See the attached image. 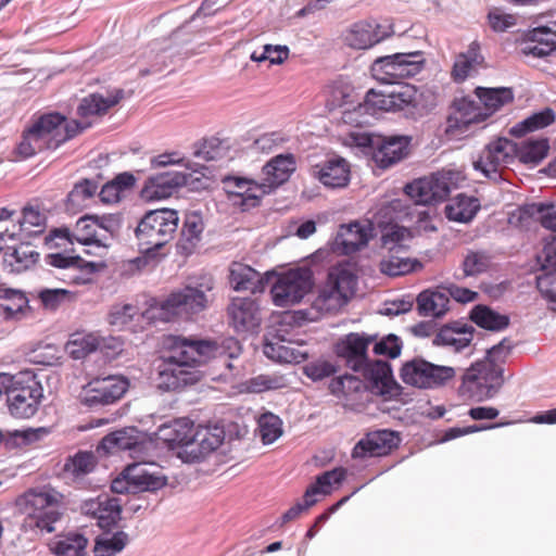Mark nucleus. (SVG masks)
Instances as JSON below:
<instances>
[{"label":"nucleus","instance_id":"e433bc0d","mask_svg":"<svg viewBox=\"0 0 556 556\" xmlns=\"http://www.w3.org/2000/svg\"><path fill=\"white\" fill-rule=\"evenodd\" d=\"M480 208L481 204L478 198L459 193L445 205L444 213L448 220L467 224L477 216Z\"/></svg>","mask_w":556,"mask_h":556},{"label":"nucleus","instance_id":"f704fd0d","mask_svg":"<svg viewBox=\"0 0 556 556\" xmlns=\"http://www.w3.org/2000/svg\"><path fill=\"white\" fill-rule=\"evenodd\" d=\"M296 169L295 156L292 153H281L268 161L263 173L269 189H276L288 181Z\"/></svg>","mask_w":556,"mask_h":556},{"label":"nucleus","instance_id":"a19ab883","mask_svg":"<svg viewBox=\"0 0 556 556\" xmlns=\"http://www.w3.org/2000/svg\"><path fill=\"white\" fill-rule=\"evenodd\" d=\"M484 63V56L481 54L480 43L475 40L465 52L459 53L454 61L452 68V78L455 83L465 81L470 71L475 66H481Z\"/></svg>","mask_w":556,"mask_h":556},{"label":"nucleus","instance_id":"423d86ee","mask_svg":"<svg viewBox=\"0 0 556 556\" xmlns=\"http://www.w3.org/2000/svg\"><path fill=\"white\" fill-rule=\"evenodd\" d=\"M275 318L273 330L265 336L264 355L280 364H299L307 358V354L299 349L285 345L290 342L289 329L301 327L305 323H315L317 315H271Z\"/></svg>","mask_w":556,"mask_h":556},{"label":"nucleus","instance_id":"e2e57ef3","mask_svg":"<svg viewBox=\"0 0 556 556\" xmlns=\"http://www.w3.org/2000/svg\"><path fill=\"white\" fill-rule=\"evenodd\" d=\"M91 215L97 229L100 228L104 230L112 239L118 237L124 223V215L122 213H108L101 215L91 213Z\"/></svg>","mask_w":556,"mask_h":556},{"label":"nucleus","instance_id":"79ce46f5","mask_svg":"<svg viewBox=\"0 0 556 556\" xmlns=\"http://www.w3.org/2000/svg\"><path fill=\"white\" fill-rule=\"evenodd\" d=\"M475 94L483 104L482 112L490 113L492 116L505 104L514 101V90L511 87H476Z\"/></svg>","mask_w":556,"mask_h":556},{"label":"nucleus","instance_id":"c756f323","mask_svg":"<svg viewBox=\"0 0 556 556\" xmlns=\"http://www.w3.org/2000/svg\"><path fill=\"white\" fill-rule=\"evenodd\" d=\"M329 390L345 407L358 408L364 403L366 383L352 375H343L331 380Z\"/></svg>","mask_w":556,"mask_h":556},{"label":"nucleus","instance_id":"412c9836","mask_svg":"<svg viewBox=\"0 0 556 556\" xmlns=\"http://www.w3.org/2000/svg\"><path fill=\"white\" fill-rule=\"evenodd\" d=\"M186 184L182 172L169 170L149 176L140 191L146 202H154L172 197Z\"/></svg>","mask_w":556,"mask_h":556},{"label":"nucleus","instance_id":"37998d69","mask_svg":"<svg viewBox=\"0 0 556 556\" xmlns=\"http://www.w3.org/2000/svg\"><path fill=\"white\" fill-rule=\"evenodd\" d=\"M73 233L75 242L81 245L110 248V243L106 242L108 237L98 236L97 226L93 223L91 213H86L76 220Z\"/></svg>","mask_w":556,"mask_h":556},{"label":"nucleus","instance_id":"6ab92c4d","mask_svg":"<svg viewBox=\"0 0 556 556\" xmlns=\"http://www.w3.org/2000/svg\"><path fill=\"white\" fill-rule=\"evenodd\" d=\"M128 389V381L121 376L110 375L91 380L85 388L84 403L89 407L109 405L121 399Z\"/></svg>","mask_w":556,"mask_h":556},{"label":"nucleus","instance_id":"a18cd8bd","mask_svg":"<svg viewBox=\"0 0 556 556\" xmlns=\"http://www.w3.org/2000/svg\"><path fill=\"white\" fill-rule=\"evenodd\" d=\"M101 174L93 178H83L75 182L66 195L65 206L68 212H76L84 207V202L93 198L99 188Z\"/></svg>","mask_w":556,"mask_h":556},{"label":"nucleus","instance_id":"69168bd1","mask_svg":"<svg viewBox=\"0 0 556 556\" xmlns=\"http://www.w3.org/2000/svg\"><path fill=\"white\" fill-rule=\"evenodd\" d=\"M229 324L241 336L256 334L261 328L260 315H230Z\"/></svg>","mask_w":556,"mask_h":556},{"label":"nucleus","instance_id":"680f3d73","mask_svg":"<svg viewBox=\"0 0 556 556\" xmlns=\"http://www.w3.org/2000/svg\"><path fill=\"white\" fill-rule=\"evenodd\" d=\"M338 371V367L334 363L325 358H318L308 362L303 367V374L312 381H321L325 378L333 376Z\"/></svg>","mask_w":556,"mask_h":556},{"label":"nucleus","instance_id":"ea45409f","mask_svg":"<svg viewBox=\"0 0 556 556\" xmlns=\"http://www.w3.org/2000/svg\"><path fill=\"white\" fill-rule=\"evenodd\" d=\"M124 476L134 491H156L165 485V478L148 471L146 463H135L124 469Z\"/></svg>","mask_w":556,"mask_h":556},{"label":"nucleus","instance_id":"0e129e2a","mask_svg":"<svg viewBox=\"0 0 556 556\" xmlns=\"http://www.w3.org/2000/svg\"><path fill=\"white\" fill-rule=\"evenodd\" d=\"M204 229L203 216L200 211H189L185 214L180 235L187 240L200 241Z\"/></svg>","mask_w":556,"mask_h":556},{"label":"nucleus","instance_id":"b1692460","mask_svg":"<svg viewBox=\"0 0 556 556\" xmlns=\"http://www.w3.org/2000/svg\"><path fill=\"white\" fill-rule=\"evenodd\" d=\"M399 437L391 430L369 432L361 439L352 451L353 458L378 457L390 453L399 444Z\"/></svg>","mask_w":556,"mask_h":556},{"label":"nucleus","instance_id":"9b49d317","mask_svg":"<svg viewBox=\"0 0 556 556\" xmlns=\"http://www.w3.org/2000/svg\"><path fill=\"white\" fill-rule=\"evenodd\" d=\"M174 345L190 369L227 353L230 357H235L240 352L239 343L233 338H228L223 342H218L217 340L190 341L178 338L175 340Z\"/></svg>","mask_w":556,"mask_h":556},{"label":"nucleus","instance_id":"7ed1b4c3","mask_svg":"<svg viewBox=\"0 0 556 556\" xmlns=\"http://www.w3.org/2000/svg\"><path fill=\"white\" fill-rule=\"evenodd\" d=\"M358 267L353 257L339 262L330 268L325 283L313 301L316 313H338L356 295Z\"/></svg>","mask_w":556,"mask_h":556},{"label":"nucleus","instance_id":"aec40b11","mask_svg":"<svg viewBox=\"0 0 556 556\" xmlns=\"http://www.w3.org/2000/svg\"><path fill=\"white\" fill-rule=\"evenodd\" d=\"M476 329L472 325L463 321H451L439 328L433 344L445 348L454 353L472 352V341Z\"/></svg>","mask_w":556,"mask_h":556},{"label":"nucleus","instance_id":"6e6d98bb","mask_svg":"<svg viewBox=\"0 0 556 556\" xmlns=\"http://www.w3.org/2000/svg\"><path fill=\"white\" fill-rule=\"evenodd\" d=\"M94 456L90 452H78L66 459L64 471L74 478H81L93 470Z\"/></svg>","mask_w":556,"mask_h":556},{"label":"nucleus","instance_id":"bb28decb","mask_svg":"<svg viewBox=\"0 0 556 556\" xmlns=\"http://www.w3.org/2000/svg\"><path fill=\"white\" fill-rule=\"evenodd\" d=\"M522 39L525 47L521 48V53L523 55L544 59L556 51V30L547 25L527 29Z\"/></svg>","mask_w":556,"mask_h":556},{"label":"nucleus","instance_id":"c85d7f7f","mask_svg":"<svg viewBox=\"0 0 556 556\" xmlns=\"http://www.w3.org/2000/svg\"><path fill=\"white\" fill-rule=\"evenodd\" d=\"M369 241L368 229L357 220L342 224L332 243L331 251L349 256L366 247Z\"/></svg>","mask_w":556,"mask_h":556},{"label":"nucleus","instance_id":"72a5a7b5","mask_svg":"<svg viewBox=\"0 0 556 556\" xmlns=\"http://www.w3.org/2000/svg\"><path fill=\"white\" fill-rule=\"evenodd\" d=\"M86 513L93 515L98 526L103 530H111L121 520L122 507L118 498L99 496L85 506Z\"/></svg>","mask_w":556,"mask_h":556},{"label":"nucleus","instance_id":"f3484780","mask_svg":"<svg viewBox=\"0 0 556 556\" xmlns=\"http://www.w3.org/2000/svg\"><path fill=\"white\" fill-rule=\"evenodd\" d=\"M489 117L490 113H483L481 105L469 96L456 97L450 104L445 132L464 135L472 125L480 124Z\"/></svg>","mask_w":556,"mask_h":556},{"label":"nucleus","instance_id":"49530a36","mask_svg":"<svg viewBox=\"0 0 556 556\" xmlns=\"http://www.w3.org/2000/svg\"><path fill=\"white\" fill-rule=\"evenodd\" d=\"M417 313H448L450 299L441 286L425 289L416 298Z\"/></svg>","mask_w":556,"mask_h":556},{"label":"nucleus","instance_id":"f257e3e1","mask_svg":"<svg viewBox=\"0 0 556 556\" xmlns=\"http://www.w3.org/2000/svg\"><path fill=\"white\" fill-rule=\"evenodd\" d=\"M425 63L421 51L378 56L370 65V73L386 86L382 89H369L364 98L365 104L378 111H403L406 118L415 121L426 115L428 110L420 105L422 93L415 86L402 83L405 78L418 75Z\"/></svg>","mask_w":556,"mask_h":556},{"label":"nucleus","instance_id":"58836bf2","mask_svg":"<svg viewBox=\"0 0 556 556\" xmlns=\"http://www.w3.org/2000/svg\"><path fill=\"white\" fill-rule=\"evenodd\" d=\"M137 182L131 172L118 173L111 180L106 181L100 189L98 195L103 204H116L122 201L124 193L130 191Z\"/></svg>","mask_w":556,"mask_h":556},{"label":"nucleus","instance_id":"8fccbe9b","mask_svg":"<svg viewBox=\"0 0 556 556\" xmlns=\"http://www.w3.org/2000/svg\"><path fill=\"white\" fill-rule=\"evenodd\" d=\"M424 267L422 263L417 258L399 257L390 255L380 261V271L390 277H397L415 273Z\"/></svg>","mask_w":556,"mask_h":556},{"label":"nucleus","instance_id":"4be33fe9","mask_svg":"<svg viewBox=\"0 0 556 556\" xmlns=\"http://www.w3.org/2000/svg\"><path fill=\"white\" fill-rule=\"evenodd\" d=\"M375 21H358L351 25L344 36L345 43L357 50H366L391 37L394 33L390 24L386 30Z\"/></svg>","mask_w":556,"mask_h":556},{"label":"nucleus","instance_id":"5701e85b","mask_svg":"<svg viewBox=\"0 0 556 556\" xmlns=\"http://www.w3.org/2000/svg\"><path fill=\"white\" fill-rule=\"evenodd\" d=\"M224 439L225 432L222 427H198L192 433L191 442L185 447L186 462H200L218 448Z\"/></svg>","mask_w":556,"mask_h":556},{"label":"nucleus","instance_id":"1a4fd4ad","mask_svg":"<svg viewBox=\"0 0 556 556\" xmlns=\"http://www.w3.org/2000/svg\"><path fill=\"white\" fill-rule=\"evenodd\" d=\"M71 252H55L45 255V263L58 269L65 270L62 277H58L59 280L75 286H85L91 282V276L100 273L106 268L104 261L93 262L87 261L79 254L74 253V249Z\"/></svg>","mask_w":556,"mask_h":556},{"label":"nucleus","instance_id":"a211bd4d","mask_svg":"<svg viewBox=\"0 0 556 556\" xmlns=\"http://www.w3.org/2000/svg\"><path fill=\"white\" fill-rule=\"evenodd\" d=\"M64 495L50 485L37 488V530L51 533L56 530L65 511Z\"/></svg>","mask_w":556,"mask_h":556},{"label":"nucleus","instance_id":"2eb2a0df","mask_svg":"<svg viewBox=\"0 0 556 556\" xmlns=\"http://www.w3.org/2000/svg\"><path fill=\"white\" fill-rule=\"evenodd\" d=\"M197 379V374L192 371L186 361L180 357L179 351L175 345L167 354L162 356L155 378L159 389L175 391L194 383Z\"/></svg>","mask_w":556,"mask_h":556},{"label":"nucleus","instance_id":"4c0bfd02","mask_svg":"<svg viewBox=\"0 0 556 556\" xmlns=\"http://www.w3.org/2000/svg\"><path fill=\"white\" fill-rule=\"evenodd\" d=\"M55 556H87L88 539L79 532L56 535L47 543Z\"/></svg>","mask_w":556,"mask_h":556},{"label":"nucleus","instance_id":"0eeeda50","mask_svg":"<svg viewBox=\"0 0 556 556\" xmlns=\"http://www.w3.org/2000/svg\"><path fill=\"white\" fill-rule=\"evenodd\" d=\"M88 125L67 117L56 111L43 113L37 117V153L42 150L54 151L63 143L83 132Z\"/></svg>","mask_w":556,"mask_h":556},{"label":"nucleus","instance_id":"3c124183","mask_svg":"<svg viewBox=\"0 0 556 556\" xmlns=\"http://www.w3.org/2000/svg\"><path fill=\"white\" fill-rule=\"evenodd\" d=\"M228 149L226 140L212 136L193 144V155L207 162L217 161L226 156Z\"/></svg>","mask_w":556,"mask_h":556},{"label":"nucleus","instance_id":"a878e982","mask_svg":"<svg viewBox=\"0 0 556 556\" xmlns=\"http://www.w3.org/2000/svg\"><path fill=\"white\" fill-rule=\"evenodd\" d=\"M313 176L326 188L342 189L351 180L350 164L344 157L334 155L320 164H316L313 167Z\"/></svg>","mask_w":556,"mask_h":556},{"label":"nucleus","instance_id":"c03bdc74","mask_svg":"<svg viewBox=\"0 0 556 556\" xmlns=\"http://www.w3.org/2000/svg\"><path fill=\"white\" fill-rule=\"evenodd\" d=\"M35 390L27 388H13L5 391L11 414L17 418H29L35 415Z\"/></svg>","mask_w":556,"mask_h":556},{"label":"nucleus","instance_id":"864d4df0","mask_svg":"<svg viewBox=\"0 0 556 556\" xmlns=\"http://www.w3.org/2000/svg\"><path fill=\"white\" fill-rule=\"evenodd\" d=\"M128 543V534L117 531L113 534L103 533L96 539L93 553L96 556H114Z\"/></svg>","mask_w":556,"mask_h":556},{"label":"nucleus","instance_id":"c9c22d12","mask_svg":"<svg viewBox=\"0 0 556 556\" xmlns=\"http://www.w3.org/2000/svg\"><path fill=\"white\" fill-rule=\"evenodd\" d=\"M266 188H268L267 184H257L252 180L242 191L225 188V192L227 200L233 206L239 207L241 212H249L261 205L263 197L268 192Z\"/></svg>","mask_w":556,"mask_h":556},{"label":"nucleus","instance_id":"338daca9","mask_svg":"<svg viewBox=\"0 0 556 556\" xmlns=\"http://www.w3.org/2000/svg\"><path fill=\"white\" fill-rule=\"evenodd\" d=\"M73 293L67 289L54 288L49 289L45 288L37 292V299H39L46 309H56L61 303L66 300H71Z\"/></svg>","mask_w":556,"mask_h":556},{"label":"nucleus","instance_id":"bf43d9fd","mask_svg":"<svg viewBox=\"0 0 556 556\" xmlns=\"http://www.w3.org/2000/svg\"><path fill=\"white\" fill-rule=\"evenodd\" d=\"M258 428L264 444L274 443L282 433L281 419L271 413L260 416Z\"/></svg>","mask_w":556,"mask_h":556},{"label":"nucleus","instance_id":"39448f33","mask_svg":"<svg viewBox=\"0 0 556 556\" xmlns=\"http://www.w3.org/2000/svg\"><path fill=\"white\" fill-rule=\"evenodd\" d=\"M413 137L402 134L359 132L354 137L356 147L370 157L380 169H388L406 159Z\"/></svg>","mask_w":556,"mask_h":556},{"label":"nucleus","instance_id":"f8f14e48","mask_svg":"<svg viewBox=\"0 0 556 556\" xmlns=\"http://www.w3.org/2000/svg\"><path fill=\"white\" fill-rule=\"evenodd\" d=\"M456 375L451 366L434 365L422 358L406 362L401 369L404 383L419 389H435L445 386Z\"/></svg>","mask_w":556,"mask_h":556},{"label":"nucleus","instance_id":"6e6552de","mask_svg":"<svg viewBox=\"0 0 556 556\" xmlns=\"http://www.w3.org/2000/svg\"><path fill=\"white\" fill-rule=\"evenodd\" d=\"M179 220V213L175 208L148 210L137 223L135 237L137 241H164L167 244L174 239Z\"/></svg>","mask_w":556,"mask_h":556},{"label":"nucleus","instance_id":"09e8293b","mask_svg":"<svg viewBox=\"0 0 556 556\" xmlns=\"http://www.w3.org/2000/svg\"><path fill=\"white\" fill-rule=\"evenodd\" d=\"M165 245L164 241H138L139 255L130 263L139 270L148 266H156L167 257V253L162 252Z\"/></svg>","mask_w":556,"mask_h":556},{"label":"nucleus","instance_id":"9d476101","mask_svg":"<svg viewBox=\"0 0 556 556\" xmlns=\"http://www.w3.org/2000/svg\"><path fill=\"white\" fill-rule=\"evenodd\" d=\"M454 176L451 169L434 172L407 182L404 192L418 205H435L448 198Z\"/></svg>","mask_w":556,"mask_h":556},{"label":"nucleus","instance_id":"4d7b16f0","mask_svg":"<svg viewBox=\"0 0 556 556\" xmlns=\"http://www.w3.org/2000/svg\"><path fill=\"white\" fill-rule=\"evenodd\" d=\"M545 210V201L521 204L510 213L508 222L514 225H522L530 219H535L542 225V215Z\"/></svg>","mask_w":556,"mask_h":556},{"label":"nucleus","instance_id":"f03ea898","mask_svg":"<svg viewBox=\"0 0 556 556\" xmlns=\"http://www.w3.org/2000/svg\"><path fill=\"white\" fill-rule=\"evenodd\" d=\"M511 349L510 341L503 339L488 350L485 357L475 362L463 375L459 394L477 402L495 396L505 382L504 363Z\"/></svg>","mask_w":556,"mask_h":556},{"label":"nucleus","instance_id":"de8ad7c7","mask_svg":"<svg viewBox=\"0 0 556 556\" xmlns=\"http://www.w3.org/2000/svg\"><path fill=\"white\" fill-rule=\"evenodd\" d=\"M549 149L547 137L527 138L521 141L520 163L534 167L548 155Z\"/></svg>","mask_w":556,"mask_h":556},{"label":"nucleus","instance_id":"ddd939ff","mask_svg":"<svg viewBox=\"0 0 556 556\" xmlns=\"http://www.w3.org/2000/svg\"><path fill=\"white\" fill-rule=\"evenodd\" d=\"M144 304L149 313L153 309H160L162 313H177L181 308L185 313H200L206 308L207 296L203 285L185 286L184 288L172 291L165 300H159L155 296L146 299Z\"/></svg>","mask_w":556,"mask_h":556},{"label":"nucleus","instance_id":"7c9ffc66","mask_svg":"<svg viewBox=\"0 0 556 556\" xmlns=\"http://www.w3.org/2000/svg\"><path fill=\"white\" fill-rule=\"evenodd\" d=\"M372 341L374 337L350 333L337 345V354L344 359L349 368L356 372L361 371L369 361L367 349Z\"/></svg>","mask_w":556,"mask_h":556},{"label":"nucleus","instance_id":"5fc2aeb1","mask_svg":"<svg viewBox=\"0 0 556 556\" xmlns=\"http://www.w3.org/2000/svg\"><path fill=\"white\" fill-rule=\"evenodd\" d=\"M491 256L485 250H469L465 255L462 268L465 277H475L488 271Z\"/></svg>","mask_w":556,"mask_h":556},{"label":"nucleus","instance_id":"774afa93","mask_svg":"<svg viewBox=\"0 0 556 556\" xmlns=\"http://www.w3.org/2000/svg\"><path fill=\"white\" fill-rule=\"evenodd\" d=\"M536 288L551 309L556 312V271L536 276Z\"/></svg>","mask_w":556,"mask_h":556},{"label":"nucleus","instance_id":"2f4dec72","mask_svg":"<svg viewBox=\"0 0 556 556\" xmlns=\"http://www.w3.org/2000/svg\"><path fill=\"white\" fill-rule=\"evenodd\" d=\"M193 422L188 418H179L169 424L162 425L157 429V438L162 440L168 448L180 447L178 456L186 462L185 447L192 440Z\"/></svg>","mask_w":556,"mask_h":556},{"label":"nucleus","instance_id":"473e14b6","mask_svg":"<svg viewBox=\"0 0 556 556\" xmlns=\"http://www.w3.org/2000/svg\"><path fill=\"white\" fill-rule=\"evenodd\" d=\"M124 93L125 91L122 88L114 89L108 97H104L99 92L90 93L80 99L76 109V114L81 118L103 115L111 108L119 103L124 98Z\"/></svg>","mask_w":556,"mask_h":556},{"label":"nucleus","instance_id":"20e7f679","mask_svg":"<svg viewBox=\"0 0 556 556\" xmlns=\"http://www.w3.org/2000/svg\"><path fill=\"white\" fill-rule=\"evenodd\" d=\"M315 273L309 265L277 271L270 281V299L280 313H309L307 308L289 309L300 304L315 288ZM273 313H276L275 311Z\"/></svg>","mask_w":556,"mask_h":556},{"label":"nucleus","instance_id":"393cba45","mask_svg":"<svg viewBox=\"0 0 556 556\" xmlns=\"http://www.w3.org/2000/svg\"><path fill=\"white\" fill-rule=\"evenodd\" d=\"M276 275V269L261 274L252 266L233 264L230 268L229 280L236 291H251L253 294L263 293Z\"/></svg>","mask_w":556,"mask_h":556},{"label":"nucleus","instance_id":"13d9d810","mask_svg":"<svg viewBox=\"0 0 556 556\" xmlns=\"http://www.w3.org/2000/svg\"><path fill=\"white\" fill-rule=\"evenodd\" d=\"M288 380L279 374H261L248 381V389L254 393L278 390L287 387Z\"/></svg>","mask_w":556,"mask_h":556},{"label":"nucleus","instance_id":"603ef678","mask_svg":"<svg viewBox=\"0 0 556 556\" xmlns=\"http://www.w3.org/2000/svg\"><path fill=\"white\" fill-rule=\"evenodd\" d=\"M99 337L94 333H73L65 345L66 352L74 359H81L99 348Z\"/></svg>","mask_w":556,"mask_h":556},{"label":"nucleus","instance_id":"cd10ccee","mask_svg":"<svg viewBox=\"0 0 556 556\" xmlns=\"http://www.w3.org/2000/svg\"><path fill=\"white\" fill-rule=\"evenodd\" d=\"M367 381V390L377 395H393L396 382L387 361H368L361 371Z\"/></svg>","mask_w":556,"mask_h":556},{"label":"nucleus","instance_id":"4468645a","mask_svg":"<svg viewBox=\"0 0 556 556\" xmlns=\"http://www.w3.org/2000/svg\"><path fill=\"white\" fill-rule=\"evenodd\" d=\"M18 239L21 243L12 252L5 253L3 262L12 273H22L35 264V245L31 240L35 236V210L31 205L23 208V218L18 222Z\"/></svg>","mask_w":556,"mask_h":556},{"label":"nucleus","instance_id":"dca6fc26","mask_svg":"<svg viewBox=\"0 0 556 556\" xmlns=\"http://www.w3.org/2000/svg\"><path fill=\"white\" fill-rule=\"evenodd\" d=\"M346 477V469L337 467L318 475L313 484L307 486L303 501L291 506L281 517L282 522L287 523L296 519L301 514L314 506L317 502V495H329L332 492V485H340Z\"/></svg>","mask_w":556,"mask_h":556},{"label":"nucleus","instance_id":"052dcab7","mask_svg":"<svg viewBox=\"0 0 556 556\" xmlns=\"http://www.w3.org/2000/svg\"><path fill=\"white\" fill-rule=\"evenodd\" d=\"M28 304L24 292L14 289H0V311L3 313H23Z\"/></svg>","mask_w":556,"mask_h":556}]
</instances>
